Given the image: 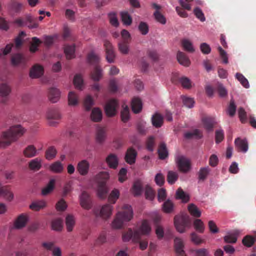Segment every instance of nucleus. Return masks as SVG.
I'll list each match as a JSON object with an SVG mask.
<instances>
[{"instance_id":"7c9ffc66","label":"nucleus","mask_w":256,"mask_h":256,"mask_svg":"<svg viewBox=\"0 0 256 256\" xmlns=\"http://www.w3.org/2000/svg\"><path fill=\"white\" fill-rule=\"evenodd\" d=\"M177 60L178 62L186 66H188L190 64V60L186 54L182 52H178L177 54Z\"/></svg>"},{"instance_id":"3c124183","label":"nucleus","mask_w":256,"mask_h":256,"mask_svg":"<svg viewBox=\"0 0 256 256\" xmlns=\"http://www.w3.org/2000/svg\"><path fill=\"white\" fill-rule=\"evenodd\" d=\"M194 256H210V252L206 248H199L192 250Z\"/></svg>"},{"instance_id":"bf43d9fd","label":"nucleus","mask_w":256,"mask_h":256,"mask_svg":"<svg viewBox=\"0 0 256 256\" xmlns=\"http://www.w3.org/2000/svg\"><path fill=\"white\" fill-rule=\"evenodd\" d=\"M129 42H121L118 43V47L120 52L124 54H126L129 52Z\"/></svg>"},{"instance_id":"f704fd0d","label":"nucleus","mask_w":256,"mask_h":256,"mask_svg":"<svg viewBox=\"0 0 256 256\" xmlns=\"http://www.w3.org/2000/svg\"><path fill=\"white\" fill-rule=\"evenodd\" d=\"M64 52L66 58L72 59L75 56V45H66L64 47Z\"/></svg>"},{"instance_id":"a19ab883","label":"nucleus","mask_w":256,"mask_h":256,"mask_svg":"<svg viewBox=\"0 0 256 256\" xmlns=\"http://www.w3.org/2000/svg\"><path fill=\"white\" fill-rule=\"evenodd\" d=\"M176 198L181 200L184 202H187L190 200L189 196L180 188H178L176 192Z\"/></svg>"},{"instance_id":"5701e85b","label":"nucleus","mask_w":256,"mask_h":256,"mask_svg":"<svg viewBox=\"0 0 256 256\" xmlns=\"http://www.w3.org/2000/svg\"><path fill=\"white\" fill-rule=\"evenodd\" d=\"M143 191L142 183L141 180H137L134 183L132 192L135 196H139L142 194Z\"/></svg>"},{"instance_id":"cd10ccee","label":"nucleus","mask_w":256,"mask_h":256,"mask_svg":"<svg viewBox=\"0 0 256 256\" xmlns=\"http://www.w3.org/2000/svg\"><path fill=\"white\" fill-rule=\"evenodd\" d=\"M102 110L97 108H93L90 114L91 120L94 122H99L102 119Z\"/></svg>"},{"instance_id":"2eb2a0df","label":"nucleus","mask_w":256,"mask_h":256,"mask_svg":"<svg viewBox=\"0 0 256 256\" xmlns=\"http://www.w3.org/2000/svg\"><path fill=\"white\" fill-rule=\"evenodd\" d=\"M106 162L110 168L116 169L118 164V158L116 154H110L106 158Z\"/></svg>"},{"instance_id":"603ef678","label":"nucleus","mask_w":256,"mask_h":256,"mask_svg":"<svg viewBox=\"0 0 256 256\" xmlns=\"http://www.w3.org/2000/svg\"><path fill=\"white\" fill-rule=\"evenodd\" d=\"M56 150L53 146H50L46 152V158L48 160H51L55 158L56 154Z\"/></svg>"},{"instance_id":"6e6d98bb","label":"nucleus","mask_w":256,"mask_h":256,"mask_svg":"<svg viewBox=\"0 0 256 256\" xmlns=\"http://www.w3.org/2000/svg\"><path fill=\"white\" fill-rule=\"evenodd\" d=\"M145 196L147 200H152L155 196V193L152 188L148 185L145 187Z\"/></svg>"},{"instance_id":"c9c22d12","label":"nucleus","mask_w":256,"mask_h":256,"mask_svg":"<svg viewBox=\"0 0 256 256\" xmlns=\"http://www.w3.org/2000/svg\"><path fill=\"white\" fill-rule=\"evenodd\" d=\"M174 204L173 202L168 199L166 200L162 204V210L166 214L172 213L174 209Z\"/></svg>"},{"instance_id":"9d476101","label":"nucleus","mask_w":256,"mask_h":256,"mask_svg":"<svg viewBox=\"0 0 256 256\" xmlns=\"http://www.w3.org/2000/svg\"><path fill=\"white\" fill-rule=\"evenodd\" d=\"M80 204L81 206L86 210L92 208V200L90 194L85 191L82 192L80 196Z\"/></svg>"},{"instance_id":"72a5a7b5","label":"nucleus","mask_w":256,"mask_h":256,"mask_svg":"<svg viewBox=\"0 0 256 256\" xmlns=\"http://www.w3.org/2000/svg\"><path fill=\"white\" fill-rule=\"evenodd\" d=\"M158 158L160 160H164L168 156V150L166 144L164 143H161L158 148Z\"/></svg>"},{"instance_id":"864d4df0","label":"nucleus","mask_w":256,"mask_h":256,"mask_svg":"<svg viewBox=\"0 0 256 256\" xmlns=\"http://www.w3.org/2000/svg\"><path fill=\"white\" fill-rule=\"evenodd\" d=\"M178 174L176 172L168 171L167 175V181L170 184H174L178 179Z\"/></svg>"},{"instance_id":"4468645a","label":"nucleus","mask_w":256,"mask_h":256,"mask_svg":"<svg viewBox=\"0 0 256 256\" xmlns=\"http://www.w3.org/2000/svg\"><path fill=\"white\" fill-rule=\"evenodd\" d=\"M136 151L133 148H130L128 149L126 154L125 160L128 164H132L136 162Z\"/></svg>"},{"instance_id":"f03ea898","label":"nucleus","mask_w":256,"mask_h":256,"mask_svg":"<svg viewBox=\"0 0 256 256\" xmlns=\"http://www.w3.org/2000/svg\"><path fill=\"white\" fill-rule=\"evenodd\" d=\"M134 213L130 206L124 204L121 210L118 212L116 218L112 222V226L114 228H121L124 223L130 222L133 218Z\"/></svg>"},{"instance_id":"1a4fd4ad","label":"nucleus","mask_w":256,"mask_h":256,"mask_svg":"<svg viewBox=\"0 0 256 256\" xmlns=\"http://www.w3.org/2000/svg\"><path fill=\"white\" fill-rule=\"evenodd\" d=\"M104 46L106 49L107 61L110 63L114 62L116 54L112 44L109 41L105 40L104 41Z\"/></svg>"},{"instance_id":"aec40b11","label":"nucleus","mask_w":256,"mask_h":256,"mask_svg":"<svg viewBox=\"0 0 256 256\" xmlns=\"http://www.w3.org/2000/svg\"><path fill=\"white\" fill-rule=\"evenodd\" d=\"M28 220V216L24 214H21L17 218L14 222V228L17 229H20L24 227Z\"/></svg>"},{"instance_id":"680f3d73","label":"nucleus","mask_w":256,"mask_h":256,"mask_svg":"<svg viewBox=\"0 0 256 256\" xmlns=\"http://www.w3.org/2000/svg\"><path fill=\"white\" fill-rule=\"evenodd\" d=\"M52 227L55 230H61L62 228V220L60 218L53 220L52 222Z\"/></svg>"},{"instance_id":"473e14b6","label":"nucleus","mask_w":256,"mask_h":256,"mask_svg":"<svg viewBox=\"0 0 256 256\" xmlns=\"http://www.w3.org/2000/svg\"><path fill=\"white\" fill-rule=\"evenodd\" d=\"M79 102L78 96L74 92H70L68 94V104L70 106H76Z\"/></svg>"},{"instance_id":"5fc2aeb1","label":"nucleus","mask_w":256,"mask_h":256,"mask_svg":"<svg viewBox=\"0 0 256 256\" xmlns=\"http://www.w3.org/2000/svg\"><path fill=\"white\" fill-rule=\"evenodd\" d=\"M120 116L122 120L124 122H126L130 118V111L127 106H123V108L121 111Z\"/></svg>"},{"instance_id":"b1692460","label":"nucleus","mask_w":256,"mask_h":256,"mask_svg":"<svg viewBox=\"0 0 256 256\" xmlns=\"http://www.w3.org/2000/svg\"><path fill=\"white\" fill-rule=\"evenodd\" d=\"M152 122L153 126L155 128H160L164 123L163 116L160 114H155L152 118Z\"/></svg>"},{"instance_id":"79ce46f5","label":"nucleus","mask_w":256,"mask_h":256,"mask_svg":"<svg viewBox=\"0 0 256 256\" xmlns=\"http://www.w3.org/2000/svg\"><path fill=\"white\" fill-rule=\"evenodd\" d=\"M188 209L192 216L196 218H199L201 216V212L198 208L194 204L188 205Z\"/></svg>"},{"instance_id":"7ed1b4c3","label":"nucleus","mask_w":256,"mask_h":256,"mask_svg":"<svg viewBox=\"0 0 256 256\" xmlns=\"http://www.w3.org/2000/svg\"><path fill=\"white\" fill-rule=\"evenodd\" d=\"M96 178L98 181V196L100 198L104 199L106 197L108 192V189L106 185L108 175L106 172H100L96 176Z\"/></svg>"},{"instance_id":"13d9d810","label":"nucleus","mask_w":256,"mask_h":256,"mask_svg":"<svg viewBox=\"0 0 256 256\" xmlns=\"http://www.w3.org/2000/svg\"><path fill=\"white\" fill-rule=\"evenodd\" d=\"M194 226L196 230L200 233H203L204 230V222L200 219H196L194 222Z\"/></svg>"},{"instance_id":"a878e982","label":"nucleus","mask_w":256,"mask_h":256,"mask_svg":"<svg viewBox=\"0 0 256 256\" xmlns=\"http://www.w3.org/2000/svg\"><path fill=\"white\" fill-rule=\"evenodd\" d=\"M256 242V232L254 236L246 235L244 237L242 240V244L248 247H251Z\"/></svg>"},{"instance_id":"f257e3e1","label":"nucleus","mask_w":256,"mask_h":256,"mask_svg":"<svg viewBox=\"0 0 256 256\" xmlns=\"http://www.w3.org/2000/svg\"><path fill=\"white\" fill-rule=\"evenodd\" d=\"M24 132V129L20 125L12 126L2 134L0 138V146L4 148L9 146L22 136Z\"/></svg>"},{"instance_id":"ea45409f","label":"nucleus","mask_w":256,"mask_h":256,"mask_svg":"<svg viewBox=\"0 0 256 256\" xmlns=\"http://www.w3.org/2000/svg\"><path fill=\"white\" fill-rule=\"evenodd\" d=\"M0 196L4 197L8 200H11L14 198V195L8 188L3 186L0 188Z\"/></svg>"},{"instance_id":"052dcab7","label":"nucleus","mask_w":256,"mask_h":256,"mask_svg":"<svg viewBox=\"0 0 256 256\" xmlns=\"http://www.w3.org/2000/svg\"><path fill=\"white\" fill-rule=\"evenodd\" d=\"M94 104V100L90 96H87L84 100V106L86 110H90Z\"/></svg>"},{"instance_id":"49530a36","label":"nucleus","mask_w":256,"mask_h":256,"mask_svg":"<svg viewBox=\"0 0 256 256\" xmlns=\"http://www.w3.org/2000/svg\"><path fill=\"white\" fill-rule=\"evenodd\" d=\"M204 127L208 130H212L214 124V120L209 117L204 118L202 120Z\"/></svg>"},{"instance_id":"f3484780","label":"nucleus","mask_w":256,"mask_h":256,"mask_svg":"<svg viewBox=\"0 0 256 256\" xmlns=\"http://www.w3.org/2000/svg\"><path fill=\"white\" fill-rule=\"evenodd\" d=\"M112 206L110 204L104 205L100 212V217L104 219L108 218L112 214Z\"/></svg>"},{"instance_id":"58836bf2","label":"nucleus","mask_w":256,"mask_h":256,"mask_svg":"<svg viewBox=\"0 0 256 256\" xmlns=\"http://www.w3.org/2000/svg\"><path fill=\"white\" fill-rule=\"evenodd\" d=\"M25 58L20 54H14L12 57V64L14 66H16L20 64H24L26 62Z\"/></svg>"},{"instance_id":"393cba45","label":"nucleus","mask_w":256,"mask_h":256,"mask_svg":"<svg viewBox=\"0 0 256 256\" xmlns=\"http://www.w3.org/2000/svg\"><path fill=\"white\" fill-rule=\"evenodd\" d=\"M132 109L135 114L139 113L142 109V102L140 98H134L132 100Z\"/></svg>"},{"instance_id":"c756f323","label":"nucleus","mask_w":256,"mask_h":256,"mask_svg":"<svg viewBox=\"0 0 256 256\" xmlns=\"http://www.w3.org/2000/svg\"><path fill=\"white\" fill-rule=\"evenodd\" d=\"M106 137V129L105 128L99 127L97 128L96 132V140L99 143H102Z\"/></svg>"},{"instance_id":"dca6fc26","label":"nucleus","mask_w":256,"mask_h":256,"mask_svg":"<svg viewBox=\"0 0 256 256\" xmlns=\"http://www.w3.org/2000/svg\"><path fill=\"white\" fill-rule=\"evenodd\" d=\"M44 74V68L42 66L36 64L30 69V76L32 78H38Z\"/></svg>"},{"instance_id":"4c0bfd02","label":"nucleus","mask_w":256,"mask_h":256,"mask_svg":"<svg viewBox=\"0 0 256 256\" xmlns=\"http://www.w3.org/2000/svg\"><path fill=\"white\" fill-rule=\"evenodd\" d=\"M66 224L68 232H72L75 225V219L72 215L69 214L66 216Z\"/></svg>"},{"instance_id":"39448f33","label":"nucleus","mask_w":256,"mask_h":256,"mask_svg":"<svg viewBox=\"0 0 256 256\" xmlns=\"http://www.w3.org/2000/svg\"><path fill=\"white\" fill-rule=\"evenodd\" d=\"M14 24L19 27L27 26L30 28H34L38 26V24L34 22L30 15L26 16L24 18H20L16 19L14 21Z\"/></svg>"},{"instance_id":"09e8293b","label":"nucleus","mask_w":256,"mask_h":256,"mask_svg":"<svg viewBox=\"0 0 256 256\" xmlns=\"http://www.w3.org/2000/svg\"><path fill=\"white\" fill-rule=\"evenodd\" d=\"M174 248L176 253L184 251V244L181 238H176L174 240Z\"/></svg>"},{"instance_id":"bb28decb","label":"nucleus","mask_w":256,"mask_h":256,"mask_svg":"<svg viewBox=\"0 0 256 256\" xmlns=\"http://www.w3.org/2000/svg\"><path fill=\"white\" fill-rule=\"evenodd\" d=\"M29 168L33 171L36 172L42 168V160L38 158H36L31 160L28 162Z\"/></svg>"},{"instance_id":"20e7f679","label":"nucleus","mask_w":256,"mask_h":256,"mask_svg":"<svg viewBox=\"0 0 256 256\" xmlns=\"http://www.w3.org/2000/svg\"><path fill=\"white\" fill-rule=\"evenodd\" d=\"M174 224L176 230L180 233L184 232L185 229L190 225V219L186 214L176 216Z\"/></svg>"},{"instance_id":"f8f14e48","label":"nucleus","mask_w":256,"mask_h":256,"mask_svg":"<svg viewBox=\"0 0 256 256\" xmlns=\"http://www.w3.org/2000/svg\"><path fill=\"white\" fill-rule=\"evenodd\" d=\"M10 88L6 84H0V102L5 104L8 100V96L10 92Z\"/></svg>"},{"instance_id":"6e6552de","label":"nucleus","mask_w":256,"mask_h":256,"mask_svg":"<svg viewBox=\"0 0 256 256\" xmlns=\"http://www.w3.org/2000/svg\"><path fill=\"white\" fill-rule=\"evenodd\" d=\"M46 118L48 120L49 124L52 126H54L60 119L61 116L58 110L56 108L49 109L46 113Z\"/></svg>"},{"instance_id":"8fccbe9b","label":"nucleus","mask_w":256,"mask_h":256,"mask_svg":"<svg viewBox=\"0 0 256 256\" xmlns=\"http://www.w3.org/2000/svg\"><path fill=\"white\" fill-rule=\"evenodd\" d=\"M182 44L184 50L190 52H194V48L192 42L188 39H184L182 40Z\"/></svg>"},{"instance_id":"e2e57ef3","label":"nucleus","mask_w":256,"mask_h":256,"mask_svg":"<svg viewBox=\"0 0 256 256\" xmlns=\"http://www.w3.org/2000/svg\"><path fill=\"white\" fill-rule=\"evenodd\" d=\"M190 240L191 241L196 245H200L205 242L204 240L201 238L198 234L194 232L190 234Z\"/></svg>"},{"instance_id":"412c9836","label":"nucleus","mask_w":256,"mask_h":256,"mask_svg":"<svg viewBox=\"0 0 256 256\" xmlns=\"http://www.w3.org/2000/svg\"><path fill=\"white\" fill-rule=\"evenodd\" d=\"M38 150L32 144L27 146L23 150L24 156L28 158H33L37 155Z\"/></svg>"},{"instance_id":"0e129e2a","label":"nucleus","mask_w":256,"mask_h":256,"mask_svg":"<svg viewBox=\"0 0 256 256\" xmlns=\"http://www.w3.org/2000/svg\"><path fill=\"white\" fill-rule=\"evenodd\" d=\"M83 79L80 74H76L74 78V84L76 88L81 90L83 86Z\"/></svg>"},{"instance_id":"c85d7f7f","label":"nucleus","mask_w":256,"mask_h":256,"mask_svg":"<svg viewBox=\"0 0 256 256\" xmlns=\"http://www.w3.org/2000/svg\"><path fill=\"white\" fill-rule=\"evenodd\" d=\"M151 228L147 220H144L142 222V225L140 228L138 230H136V231L140 232V236H142V234H148Z\"/></svg>"},{"instance_id":"69168bd1","label":"nucleus","mask_w":256,"mask_h":256,"mask_svg":"<svg viewBox=\"0 0 256 256\" xmlns=\"http://www.w3.org/2000/svg\"><path fill=\"white\" fill-rule=\"evenodd\" d=\"M120 196L119 191L116 190H114L110 194L108 200L110 202L111 204H114L116 202V200L118 199Z\"/></svg>"},{"instance_id":"423d86ee","label":"nucleus","mask_w":256,"mask_h":256,"mask_svg":"<svg viewBox=\"0 0 256 256\" xmlns=\"http://www.w3.org/2000/svg\"><path fill=\"white\" fill-rule=\"evenodd\" d=\"M176 162L179 170L183 173H187L191 170L190 160L183 156H178Z\"/></svg>"},{"instance_id":"9b49d317","label":"nucleus","mask_w":256,"mask_h":256,"mask_svg":"<svg viewBox=\"0 0 256 256\" xmlns=\"http://www.w3.org/2000/svg\"><path fill=\"white\" fill-rule=\"evenodd\" d=\"M140 232L136 230L133 232L131 229H129L126 232L124 233L122 236V239L124 242H128L130 239L134 242H138L140 240Z\"/></svg>"},{"instance_id":"ddd939ff","label":"nucleus","mask_w":256,"mask_h":256,"mask_svg":"<svg viewBox=\"0 0 256 256\" xmlns=\"http://www.w3.org/2000/svg\"><path fill=\"white\" fill-rule=\"evenodd\" d=\"M90 164L86 160H82L78 162L76 166V170L81 176H86L89 171Z\"/></svg>"},{"instance_id":"de8ad7c7","label":"nucleus","mask_w":256,"mask_h":256,"mask_svg":"<svg viewBox=\"0 0 256 256\" xmlns=\"http://www.w3.org/2000/svg\"><path fill=\"white\" fill-rule=\"evenodd\" d=\"M50 169L54 172L60 173L62 172L64 167L60 162L56 161L50 166Z\"/></svg>"},{"instance_id":"0eeeda50","label":"nucleus","mask_w":256,"mask_h":256,"mask_svg":"<svg viewBox=\"0 0 256 256\" xmlns=\"http://www.w3.org/2000/svg\"><path fill=\"white\" fill-rule=\"evenodd\" d=\"M118 106V103L117 100L115 99L109 100L104 107L106 114L108 116L110 117L115 116L116 114Z\"/></svg>"},{"instance_id":"774afa93","label":"nucleus","mask_w":256,"mask_h":256,"mask_svg":"<svg viewBox=\"0 0 256 256\" xmlns=\"http://www.w3.org/2000/svg\"><path fill=\"white\" fill-rule=\"evenodd\" d=\"M155 146L154 138V136H150L146 141V148L150 152H152L154 150Z\"/></svg>"},{"instance_id":"4be33fe9","label":"nucleus","mask_w":256,"mask_h":256,"mask_svg":"<svg viewBox=\"0 0 256 256\" xmlns=\"http://www.w3.org/2000/svg\"><path fill=\"white\" fill-rule=\"evenodd\" d=\"M241 232V230H234L232 234L226 236L224 237L225 242L232 244L236 243L237 240V237Z\"/></svg>"},{"instance_id":"4d7b16f0","label":"nucleus","mask_w":256,"mask_h":256,"mask_svg":"<svg viewBox=\"0 0 256 256\" xmlns=\"http://www.w3.org/2000/svg\"><path fill=\"white\" fill-rule=\"evenodd\" d=\"M42 42L36 37L32 38V42L30 44V50L32 52H35L38 50V48Z\"/></svg>"},{"instance_id":"2f4dec72","label":"nucleus","mask_w":256,"mask_h":256,"mask_svg":"<svg viewBox=\"0 0 256 256\" xmlns=\"http://www.w3.org/2000/svg\"><path fill=\"white\" fill-rule=\"evenodd\" d=\"M46 203L44 200H38L32 202L30 206V208L34 211H39L40 210L44 208Z\"/></svg>"},{"instance_id":"c03bdc74","label":"nucleus","mask_w":256,"mask_h":256,"mask_svg":"<svg viewBox=\"0 0 256 256\" xmlns=\"http://www.w3.org/2000/svg\"><path fill=\"white\" fill-rule=\"evenodd\" d=\"M102 76V70L100 68L96 66L94 70L91 72V78L94 81H98Z\"/></svg>"},{"instance_id":"6ab92c4d","label":"nucleus","mask_w":256,"mask_h":256,"mask_svg":"<svg viewBox=\"0 0 256 256\" xmlns=\"http://www.w3.org/2000/svg\"><path fill=\"white\" fill-rule=\"evenodd\" d=\"M60 96L59 90L56 88H52L48 90V99L52 103L56 102L59 100Z\"/></svg>"},{"instance_id":"a211bd4d","label":"nucleus","mask_w":256,"mask_h":256,"mask_svg":"<svg viewBox=\"0 0 256 256\" xmlns=\"http://www.w3.org/2000/svg\"><path fill=\"white\" fill-rule=\"evenodd\" d=\"M235 145L238 152H246L248 150V144L246 140L238 138L235 140Z\"/></svg>"},{"instance_id":"338daca9","label":"nucleus","mask_w":256,"mask_h":256,"mask_svg":"<svg viewBox=\"0 0 256 256\" xmlns=\"http://www.w3.org/2000/svg\"><path fill=\"white\" fill-rule=\"evenodd\" d=\"M121 18L124 24L129 26L132 24V18L128 12H122Z\"/></svg>"},{"instance_id":"a18cd8bd","label":"nucleus","mask_w":256,"mask_h":256,"mask_svg":"<svg viewBox=\"0 0 256 256\" xmlns=\"http://www.w3.org/2000/svg\"><path fill=\"white\" fill-rule=\"evenodd\" d=\"M184 136L186 138L188 139H190L192 138L199 139L202 138V134L200 130L196 129L192 132L185 133Z\"/></svg>"},{"instance_id":"37998d69","label":"nucleus","mask_w":256,"mask_h":256,"mask_svg":"<svg viewBox=\"0 0 256 256\" xmlns=\"http://www.w3.org/2000/svg\"><path fill=\"white\" fill-rule=\"evenodd\" d=\"M210 169L208 166L201 168L198 172V179L200 180H204L208 175Z\"/></svg>"},{"instance_id":"e433bc0d","label":"nucleus","mask_w":256,"mask_h":256,"mask_svg":"<svg viewBox=\"0 0 256 256\" xmlns=\"http://www.w3.org/2000/svg\"><path fill=\"white\" fill-rule=\"evenodd\" d=\"M55 182L54 179H51L48 184L42 189V194L43 196H46L50 193L54 189Z\"/></svg>"}]
</instances>
